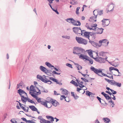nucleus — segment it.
Instances as JSON below:
<instances>
[{
  "label": "nucleus",
  "instance_id": "nucleus-1",
  "mask_svg": "<svg viewBox=\"0 0 123 123\" xmlns=\"http://www.w3.org/2000/svg\"><path fill=\"white\" fill-rule=\"evenodd\" d=\"M91 70L93 71L95 73L97 74L98 76L100 77H102V76L99 74L98 73H101V74L104 76L107 77L110 79H113V76L112 75L110 76L107 75V74H105L102 72L101 70H98L96 68L93 66H91L90 68Z\"/></svg>",
  "mask_w": 123,
  "mask_h": 123
},
{
  "label": "nucleus",
  "instance_id": "nucleus-2",
  "mask_svg": "<svg viewBox=\"0 0 123 123\" xmlns=\"http://www.w3.org/2000/svg\"><path fill=\"white\" fill-rule=\"evenodd\" d=\"M66 21L69 23H71L74 26H80L81 24L79 21L75 20L72 18H69L66 19Z\"/></svg>",
  "mask_w": 123,
  "mask_h": 123
},
{
  "label": "nucleus",
  "instance_id": "nucleus-3",
  "mask_svg": "<svg viewBox=\"0 0 123 123\" xmlns=\"http://www.w3.org/2000/svg\"><path fill=\"white\" fill-rule=\"evenodd\" d=\"M76 39L79 43L85 45L87 43V41L83 39L81 37H76Z\"/></svg>",
  "mask_w": 123,
  "mask_h": 123
},
{
  "label": "nucleus",
  "instance_id": "nucleus-4",
  "mask_svg": "<svg viewBox=\"0 0 123 123\" xmlns=\"http://www.w3.org/2000/svg\"><path fill=\"white\" fill-rule=\"evenodd\" d=\"M109 19L103 18L101 21L102 22V25L104 27H105L108 25L110 23Z\"/></svg>",
  "mask_w": 123,
  "mask_h": 123
},
{
  "label": "nucleus",
  "instance_id": "nucleus-5",
  "mask_svg": "<svg viewBox=\"0 0 123 123\" xmlns=\"http://www.w3.org/2000/svg\"><path fill=\"white\" fill-rule=\"evenodd\" d=\"M74 32L77 34H80L81 32V29L80 27H74L72 28Z\"/></svg>",
  "mask_w": 123,
  "mask_h": 123
},
{
  "label": "nucleus",
  "instance_id": "nucleus-6",
  "mask_svg": "<svg viewBox=\"0 0 123 123\" xmlns=\"http://www.w3.org/2000/svg\"><path fill=\"white\" fill-rule=\"evenodd\" d=\"M38 118L40 120V122L41 123H50L51 122L48 120H46L42 118L41 116H39Z\"/></svg>",
  "mask_w": 123,
  "mask_h": 123
},
{
  "label": "nucleus",
  "instance_id": "nucleus-7",
  "mask_svg": "<svg viewBox=\"0 0 123 123\" xmlns=\"http://www.w3.org/2000/svg\"><path fill=\"white\" fill-rule=\"evenodd\" d=\"M73 53L74 54H76L77 55L81 54L79 51V47H74V48Z\"/></svg>",
  "mask_w": 123,
  "mask_h": 123
},
{
  "label": "nucleus",
  "instance_id": "nucleus-8",
  "mask_svg": "<svg viewBox=\"0 0 123 123\" xmlns=\"http://www.w3.org/2000/svg\"><path fill=\"white\" fill-rule=\"evenodd\" d=\"M79 58L83 60L85 59L86 60H88V58H90L87 55L81 54L79 56Z\"/></svg>",
  "mask_w": 123,
  "mask_h": 123
},
{
  "label": "nucleus",
  "instance_id": "nucleus-9",
  "mask_svg": "<svg viewBox=\"0 0 123 123\" xmlns=\"http://www.w3.org/2000/svg\"><path fill=\"white\" fill-rule=\"evenodd\" d=\"M97 30L96 31L97 32H95L96 34H102L103 32L104 29L102 28H98V27L97 28Z\"/></svg>",
  "mask_w": 123,
  "mask_h": 123
},
{
  "label": "nucleus",
  "instance_id": "nucleus-10",
  "mask_svg": "<svg viewBox=\"0 0 123 123\" xmlns=\"http://www.w3.org/2000/svg\"><path fill=\"white\" fill-rule=\"evenodd\" d=\"M105 80L109 83H110L111 85H115L116 81L114 80H110L106 78H105Z\"/></svg>",
  "mask_w": 123,
  "mask_h": 123
},
{
  "label": "nucleus",
  "instance_id": "nucleus-11",
  "mask_svg": "<svg viewBox=\"0 0 123 123\" xmlns=\"http://www.w3.org/2000/svg\"><path fill=\"white\" fill-rule=\"evenodd\" d=\"M97 62L100 63H104L105 62L104 59L103 58L98 56V59Z\"/></svg>",
  "mask_w": 123,
  "mask_h": 123
},
{
  "label": "nucleus",
  "instance_id": "nucleus-12",
  "mask_svg": "<svg viewBox=\"0 0 123 123\" xmlns=\"http://www.w3.org/2000/svg\"><path fill=\"white\" fill-rule=\"evenodd\" d=\"M31 95L34 98H35L37 100L38 102L40 103L41 101V98H39L38 99L37 97V95L32 94H31Z\"/></svg>",
  "mask_w": 123,
  "mask_h": 123
},
{
  "label": "nucleus",
  "instance_id": "nucleus-13",
  "mask_svg": "<svg viewBox=\"0 0 123 123\" xmlns=\"http://www.w3.org/2000/svg\"><path fill=\"white\" fill-rule=\"evenodd\" d=\"M41 104L44 105L45 107H46L47 108H51L52 105H50L49 106V107L48 106L47 104V103H46V102H43V101H41Z\"/></svg>",
  "mask_w": 123,
  "mask_h": 123
},
{
  "label": "nucleus",
  "instance_id": "nucleus-14",
  "mask_svg": "<svg viewBox=\"0 0 123 123\" xmlns=\"http://www.w3.org/2000/svg\"><path fill=\"white\" fill-rule=\"evenodd\" d=\"M90 32L85 31L83 33L84 34V36L86 37H87L89 40H90L89 37H90Z\"/></svg>",
  "mask_w": 123,
  "mask_h": 123
},
{
  "label": "nucleus",
  "instance_id": "nucleus-15",
  "mask_svg": "<svg viewBox=\"0 0 123 123\" xmlns=\"http://www.w3.org/2000/svg\"><path fill=\"white\" fill-rule=\"evenodd\" d=\"M17 92L19 94L21 97V96H23L22 95V94H24V93H25L24 91L21 89H19L18 90Z\"/></svg>",
  "mask_w": 123,
  "mask_h": 123
},
{
  "label": "nucleus",
  "instance_id": "nucleus-16",
  "mask_svg": "<svg viewBox=\"0 0 123 123\" xmlns=\"http://www.w3.org/2000/svg\"><path fill=\"white\" fill-rule=\"evenodd\" d=\"M47 118L50 121V123H53V122L54 121V118L51 116H46Z\"/></svg>",
  "mask_w": 123,
  "mask_h": 123
},
{
  "label": "nucleus",
  "instance_id": "nucleus-17",
  "mask_svg": "<svg viewBox=\"0 0 123 123\" xmlns=\"http://www.w3.org/2000/svg\"><path fill=\"white\" fill-rule=\"evenodd\" d=\"M28 97H25L24 96H21V100L24 104H26V102L27 101Z\"/></svg>",
  "mask_w": 123,
  "mask_h": 123
},
{
  "label": "nucleus",
  "instance_id": "nucleus-18",
  "mask_svg": "<svg viewBox=\"0 0 123 123\" xmlns=\"http://www.w3.org/2000/svg\"><path fill=\"white\" fill-rule=\"evenodd\" d=\"M37 79L41 80L43 82H44L45 79L43 78L42 76L40 75H37Z\"/></svg>",
  "mask_w": 123,
  "mask_h": 123
},
{
  "label": "nucleus",
  "instance_id": "nucleus-19",
  "mask_svg": "<svg viewBox=\"0 0 123 123\" xmlns=\"http://www.w3.org/2000/svg\"><path fill=\"white\" fill-rule=\"evenodd\" d=\"M39 69L42 72H44L45 73H46V70L47 68L45 67H43L42 66H41L39 67Z\"/></svg>",
  "mask_w": 123,
  "mask_h": 123
},
{
  "label": "nucleus",
  "instance_id": "nucleus-20",
  "mask_svg": "<svg viewBox=\"0 0 123 123\" xmlns=\"http://www.w3.org/2000/svg\"><path fill=\"white\" fill-rule=\"evenodd\" d=\"M19 104L20 105V107L23 110L25 111L28 112V110L29 109V108L27 107V109L26 110L24 107L22 105V104H21L20 102H19Z\"/></svg>",
  "mask_w": 123,
  "mask_h": 123
},
{
  "label": "nucleus",
  "instance_id": "nucleus-21",
  "mask_svg": "<svg viewBox=\"0 0 123 123\" xmlns=\"http://www.w3.org/2000/svg\"><path fill=\"white\" fill-rule=\"evenodd\" d=\"M40 89L42 90V92L45 93H47L48 92V91L47 90L45 89V88H44L43 86H40Z\"/></svg>",
  "mask_w": 123,
  "mask_h": 123
},
{
  "label": "nucleus",
  "instance_id": "nucleus-22",
  "mask_svg": "<svg viewBox=\"0 0 123 123\" xmlns=\"http://www.w3.org/2000/svg\"><path fill=\"white\" fill-rule=\"evenodd\" d=\"M29 108L31 109V110L33 111H37V109L33 105H30L29 106Z\"/></svg>",
  "mask_w": 123,
  "mask_h": 123
},
{
  "label": "nucleus",
  "instance_id": "nucleus-23",
  "mask_svg": "<svg viewBox=\"0 0 123 123\" xmlns=\"http://www.w3.org/2000/svg\"><path fill=\"white\" fill-rule=\"evenodd\" d=\"M91 44L93 46L95 47H100L101 46L100 45H99L98 43H95L94 41L92 42Z\"/></svg>",
  "mask_w": 123,
  "mask_h": 123
},
{
  "label": "nucleus",
  "instance_id": "nucleus-24",
  "mask_svg": "<svg viewBox=\"0 0 123 123\" xmlns=\"http://www.w3.org/2000/svg\"><path fill=\"white\" fill-rule=\"evenodd\" d=\"M45 79L44 82L45 83H47L49 84H50L52 83V82L50 80H48L45 77Z\"/></svg>",
  "mask_w": 123,
  "mask_h": 123
},
{
  "label": "nucleus",
  "instance_id": "nucleus-25",
  "mask_svg": "<svg viewBox=\"0 0 123 123\" xmlns=\"http://www.w3.org/2000/svg\"><path fill=\"white\" fill-rule=\"evenodd\" d=\"M88 53L89 55L92 58L93 57V54L91 49L88 50Z\"/></svg>",
  "mask_w": 123,
  "mask_h": 123
},
{
  "label": "nucleus",
  "instance_id": "nucleus-26",
  "mask_svg": "<svg viewBox=\"0 0 123 123\" xmlns=\"http://www.w3.org/2000/svg\"><path fill=\"white\" fill-rule=\"evenodd\" d=\"M96 10H94L93 11V14L95 16V17L92 16L90 17V18L91 19H92L93 20L94 19L96 18H97V15H95L94 14V12H96Z\"/></svg>",
  "mask_w": 123,
  "mask_h": 123
},
{
  "label": "nucleus",
  "instance_id": "nucleus-27",
  "mask_svg": "<svg viewBox=\"0 0 123 123\" xmlns=\"http://www.w3.org/2000/svg\"><path fill=\"white\" fill-rule=\"evenodd\" d=\"M30 91H33V92H30L29 94L31 95V94H34V93H35V92H37L36 90L34 88H32V89H30Z\"/></svg>",
  "mask_w": 123,
  "mask_h": 123
},
{
  "label": "nucleus",
  "instance_id": "nucleus-28",
  "mask_svg": "<svg viewBox=\"0 0 123 123\" xmlns=\"http://www.w3.org/2000/svg\"><path fill=\"white\" fill-rule=\"evenodd\" d=\"M66 97H65V96L64 95H62L61 96V97L60 98V99L61 100H62L63 99V98H64L65 101H67V102H68L69 101V100H66Z\"/></svg>",
  "mask_w": 123,
  "mask_h": 123
},
{
  "label": "nucleus",
  "instance_id": "nucleus-29",
  "mask_svg": "<svg viewBox=\"0 0 123 123\" xmlns=\"http://www.w3.org/2000/svg\"><path fill=\"white\" fill-rule=\"evenodd\" d=\"M70 83L74 85L75 86H79L77 83L75 81L73 80H72V81L70 82Z\"/></svg>",
  "mask_w": 123,
  "mask_h": 123
},
{
  "label": "nucleus",
  "instance_id": "nucleus-30",
  "mask_svg": "<svg viewBox=\"0 0 123 123\" xmlns=\"http://www.w3.org/2000/svg\"><path fill=\"white\" fill-rule=\"evenodd\" d=\"M103 119L104 120V122L106 123H109L110 121V120L108 118H103Z\"/></svg>",
  "mask_w": 123,
  "mask_h": 123
},
{
  "label": "nucleus",
  "instance_id": "nucleus-31",
  "mask_svg": "<svg viewBox=\"0 0 123 123\" xmlns=\"http://www.w3.org/2000/svg\"><path fill=\"white\" fill-rule=\"evenodd\" d=\"M106 95H105L104 97L107 100L111 99V98L109 95L107 94H106Z\"/></svg>",
  "mask_w": 123,
  "mask_h": 123
},
{
  "label": "nucleus",
  "instance_id": "nucleus-32",
  "mask_svg": "<svg viewBox=\"0 0 123 123\" xmlns=\"http://www.w3.org/2000/svg\"><path fill=\"white\" fill-rule=\"evenodd\" d=\"M117 68H115L114 67H110L109 68V70L110 72L111 73V71L112 70H116L117 69Z\"/></svg>",
  "mask_w": 123,
  "mask_h": 123
},
{
  "label": "nucleus",
  "instance_id": "nucleus-33",
  "mask_svg": "<svg viewBox=\"0 0 123 123\" xmlns=\"http://www.w3.org/2000/svg\"><path fill=\"white\" fill-rule=\"evenodd\" d=\"M103 43H106L107 44V46L109 43V42L106 39H103L102 40Z\"/></svg>",
  "mask_w": 123,
  "mask_h": 123
},
{
  "label": "nucleus",
  "instance_id": "nucleus-34",
  "mask_svg": "<svg viewBox=\"0 0 123 123\" xmlns=\"http://www.w3.org/2000/svg\"><path fill=\"white\" fill-rule=\"evenodd\" d=\"M27 100L29 102L32 104H34L36 105V103L34 102L32 100L30 99L28 97V99H27Z\"/></svg>",
  "mask_w": 123,
  "mask_h": 123
},
{
  "label": "nucleus",
  "instance_id": "nucleus-35",
  "mask_svg": "<svg viewBox=\"0 0 123 123\" xmlns=\"http://www.w3.org/2000/svg\"><path fill=\"white\" fill-rule=\"evenodd\" d=\"M63 94H64L65 95H66L68 94V91L65 89H64L63 90Z\"/></svg>",
  "mask_w": 123,
  "mask_h": 123
},
{
  "label": "nucleus",
  "instance_id": "nucleus-36",
  "mask_svg": "<svg viewBox=\"0 0 123 123\" xmlns=\"http://www.w3.org/2000/svg\"><path fill=\"white\" fill-rule=\"evenodd\" d=\"M50 101H51V103L53 105L54 103H55V102H56L57 101L52 98H51L50 99Z\"/></svg>",
  "mask_w": 123,
  "mask_h": 123
},
{
  "label": "nucleus",
  "instance_id": "nucleus-37",
  "mask_svg": "<svg viewBox=\"0 0 123 123\" xmlns=\"http://www.w3.org/2000/svg\"><path fill=\"white\" fill-rule=\"evenodd\" d=\"M80 8V7H77L76 8V14L78 15L79 14V11Z\"/></svg>",
  "mask_w": 123,
  "mask_h": 123
},
{
  "label": "nucleus",
  "instance_id": "nucleus-38",
  "mask_svg": "<svg viewBox=\"0 0 123 123\" xmlns=\"http://www.w3.org/2000/svg\"><path fill=\"white\" fill-rule=\"evenodd\" d=\"M91 94H92V93L89 92L88 91H86V95L89 96L90 95H91Z\"/></svg>",
  "mask_w": 123,
  "mask_h": 123
},
{
  "label": "nucleus",
  "instance_id": "nucleus-39",
  "mask_svg": "<svg viewBox=\"0 0 123 123\" xmlns=\"http://www.w3.org/2000/svg\"><path fill=\"white\" fill-rule=\"evenodd\" d=\"M74 62V64L75 65H76L77 66H78V67H79V68L80 69H82V67L78 63H74V62Z\"/></svg>",
  "mask_w": 123,
  "mask_h": 123
},
{
  "label": "nucleus",
  "instance_id": "nucleus-40",
  "mask_svg": "<svg viewBox=\"0 0 123 123\" xmlns=\"http://www.w3.org/2000/svg\"><path fill=\"white\" fill-rule=\"evenodd\" d=\"M98 14L100 15H102L103 14V10H101L99 11H97Z\"/></svg>",
  "mask_w": 123,
  "mask_h": 123
},
{
  "label": "nucleus",
  "instance_id": "nucleus-41",
  "mask_svg": "<svg viewBox=\"0 0 123 123\" xmlns=\"http://www.w3.org/2000/svg\"><path fill=\"white\" fill-rule=\"evenodd\" d=\"M113 5V8L110 11L108 10V11H109V12L113 11L114 10V7L115 6V5L114 4H113L112 2L110 3V5Z\"/></svg>",
  "mask_w": 123,
  "mask_h": 123
},
{
  "label": "nucleus",
  "instance_id": "nucleus-42",
  "mask_svg": "<svg viewBox=\"0 0 123 123\" xmlns=\"http://www.w3.org/2000/svg\"><path fill=\"white\" fill-rule=\"evenodd\" d=\"M117 86L119 87H120L121 86V84L120 83L117 82H116L115 84V86Z\"/></svg>",
  "mask_w": 123,
  "mask_h": 123
},
{
  "label": "nucleus",
  "instance_id": "nucleus-43",
  "mask_svg": "<svg viewBox=\"0 0 123 123\" xmlns=\"http://www.w3.org/2000/svg\"><path fill=\"white\" fill-rule=\"evenodd\" d=\"M91 95H90L89 96H90L91 99L92 100H93L94 98V94L92 93V94H91Z\"/></svg>",
  "mask_w": 123,
  "mask_h": 123
},
{
  "label": "nucleus",
  "instance_id": "nucleus-44",
  "mask_svg": "<svg viewBox=\"0 0 123 123\" xmlns=\"http://www.w3.org/2000/svg\"><path fill=\"white\" fill-rule=\"evenodd\" d=\"M45 64L46 66L49 68L50 67L51 65V64L50 63L48 62H46L45 63Z\"/></svg>",
  "mask_w": 123,
  "mask_h": 123
},
{
  "label": "nucleus",
  "instance_id": "nucleus-45",
  "mask_svg": "<svg viewBox=\"0 0 123 123\" xmlns=\"http://www.w3.org/2000/svg\"><path fill=\"white\" fill-rule=\"evenodd\" d=\"M96 98L98 99V100L99 101L100 103H101V104H104L103 103H102L101 102V100H102V99H101L100 98L98 97V96H97Z\"/></svg>",
  "mask_w": 123,
  "mask_h": 123
},
{
  "label": "nucleus",
  "instance_id": "nucleus-46",
  "mask_svg": "<svg viewBox=\"0 0 123 123\" xmlns=\"http://www.w3.org/2000/svg\"><path fill=\"white\" fill-rule=\"evenodd\" d=\"M52 105L56 107L57 105H59V103L56 101V102H55V103H54Z\"/></svg>",
  "mask_w": 123,
  "mask_h": 123
},
{
  "label": "nucleus",
  "instance_id": "nucleus-47",
  "mask_svg": "<svg viewBox=\"0 0 123 123\" xmlns=\"http://www.w3.org/2000/svg\"><path fill=\"white\" fill-rule=\"evenodd\" d=\"M66 65L70 68H73V67L72 66V65L69 63H67L66 64Z\"/></svg>",
  "mask_w": 123,
  "mask_h": 123
},
{
  "label": "nucleus",
  "instance_id": "nucleus-48",
  "mask_svg": "<svg viewBox=\"0 0 123 123\" xmlns=\"http://www.w3.org/2000/svg\"><path fill=\"white\" fill-rule=\"evenodd\" d=\"M52 71L51 70H48L47 69L46 70V74L48 73L50 74H52Z\"/></svg>",
  "mask_w": 123,
  "mask_h": 123
},
{
  "label": "nucleus",
  "instance_id": "nucleus-49",
  "mask_svg": "<svg viewBox=\"0 0 123 123\" xmlns=\"http://www.w3.org/2000/svg\"><path fill=\"white\" fill-rule=\"evenodd\" d=\"M105 53V52L103 51H101L100 52H99V55L100 56H103V55Z\"/></svg>",
  "mask_w": 123,
  "mask_h": 123
},
{
  "label": "nucleus",
  "instance_id": "nucleus-50",
  "mask_svg": "<svg viewBox=\"0 0 123 123\" xmlns=\"http://www.w3.org/2000/svg\"><path fill=\"white\" fill-rule=\"evenodd\" d=\"M89 58H88V60H87V61H89L90 62V63L92 64L93 63V60L90 59H89Z\"/></svg>",
  "mask_w": 123,
  "mask_h": 123
},
{
  "label": "nucleus",
  "instance_id": "nucleus-51",
  "mask_svg": "<svg viewBox=\"0 0 123 123\" xmlns=\"http://www.w3.org/2000/svg\"><path fill=\"white\" fill-rule=\"evenodd\" d=\"M79 51L80 52V51H81L82 52H83L84 51V50L81 48L79 47Z\"/></svg>",
  "mask_w": 123,
  "mask_h": 123
},
{
  "label": "nucleus",
  "instance_id": "nucleus-52",
  "mask_svg": "<svg viewBox=\"0 0 123 123\" xmlns=\"http://www.w3.org/2000/svg\"><path fill=\"white\" fill-rule=\"evenodd\" d=\"M111 91L112 92V93L113 94H115L117 93V92L116 91H114L112 89L111 90Z\"/></svg>",
  "mask_w": 123,
  "mask_h": 123
},
{
  "label": "nucleus",
  "instance_id": "nucleus-53",
  "mask_svg": "<svg viewBox=\"0 0 123 123\" xmlns=\"http://www.w3.org/2000/svg\"><path fill=\"white\" fill-rule=\"evenodd\" d=\"M97 28H92H92H89V29L90 30H94V31H96V30H97Z\"/></svg>",
  "mask_w": 123,
  "mask_h": 123
},
{
  "label": "nucleus",
  "instance_id": "nucleus-54",
  "mask_svg": "<svg viewBox=\"0 0 123 123\" xmlns=\"http://www.w3.org/2000/svg\"><path fill=\"white\" fill-rule=\"evenodd\" d=\"M109 103H111L112 105H113V106H112V107H113V105H115V104L114 103V102L111 100L110 101H109Z\"/></svg>",
  "mask_w": 123,
  "mask_h": 123
},
{
  "label": "nucleus",
  "instance_id": "nucleus-55",
  "mask_svg": "<svg viewBox=\"0 0 123 123\" xmlns=\"http://www.w3.org/2000/svg\"><path fill=\"white\" fill-rule=\"evenodd\" d=\"M53 11L55 12V13L57 14H59V12L58 11L57 9H56V10H55V9H53Z\"/></svg>",
  "mask_w": 123,
  "mask_h": 123
},
{
  "label": "nucleus",
  "instance_id": "nucleus-56",
  "mask_svg": "<svg viewBox=\"0 0 123 123\" xmlns=\"http://www.w3.org/2000/svg\"><path fill=\"white\" fill-rule=\"evenodd\" d=\"M96 34H93V35L92 36V39H94L95 38Z\"/></svg>",
  "mask_w": 123,
  "mask_h": 123
},
{
  "label": "nucleus",
  "instance_id": "nucleus-57",
  "mask_svg": "<svg viewBox=\"0 0 123 123\" xmlns=\"http://www.w3.org/2000/svg\"><path fill=\"white\" fill-rule=\"evenodd\" d=\"M23 82L22 81L20 83L17 85V86H22Z\"/></svg>",
  "mask_w": 123,
  "mask_h": 123
},
{
  "label": "nucleus",
  "instance_id": "nucleus-58",
  "mask_svg": "<svg viewBox=\"0 0 123 123\" xmlns=\"http://www.w3.org/2000/svg\"><path fill=\"white\" fill-rule=\"evenodd\" d=\"M11 121L12 123H14L15 122H16V121L14 119H12Z\"/></svg>",
  "mask_w": 123,
  "mask_h": 123
},
{
  "label": "nucleus",
  "instance_id": "nucleus-59",
  "mask_svg": "<svg viewBox=\"0 0 123 123\" xmlns=\"http://www.w3.org/2000/svg\"><path fill=\"white\" fill-rule=\"evenodd\" d=\"M74 97L75 99H76L79 98V97L77 95H75V96Z\"/></svg>",
  "mask_w": 123,
  "mask_h": 123
},
{
  "label": "nucleus",
  "instance_id": "nucleus-60",
  "mask_svg": "<svg viewBox=\"0 0 123 123\" xmlns=\"http://www.w3.org/2000/svg\"><path fill=\"white\" fill-rule=\"evenodd\" d=\"M93 59H94L95 60L96 62H97L98 59V57H93L92 58Z\"/></svg>",
  "mask_w": 123,
  "mask_h": 123
},
{
  "label": "nucleus",
  "instance_id": "nucleus-61",
  "mask_svg": "<svg viewBox=\"0 0 123 123\" xmlns=\"http://www.w3.org/2000/svg\"><path fill=\"white\" fill-rule=\"evenodd\" d=\"M85 30H82L81 29V32L80 33V34H81V35H82L83 34V33L85 32Z\"/></svg>",
  "mask_w": 123,
  "mask_h": 123
},
{
  "label": "nucleus",
  "instance_id": "nucleus-62",
  "mask_svg": "<svg viewBox=\"0 0 123 123\" xmlns=\"http://www.w3.org/2000/svg\"><path fill=\"white\" fill-rule=\"evenodd\" d=\"M96 34V33L95 32L94 33L90 32V35L91 36H92L93 35V34Z\"/></svg>",
  "mask_w": 123,
  "mask_h": 123
},
{
  "label": "nucleus",
  "instance_id": "nucleus-63",
  "mask_svg": "<svg viewBox=\"0 0 123 123\" xmlns=\"http://www.w3.org/2000/svg\"><path fill=\"white\" fill-rule=\"evenodd\" d=\"M97 26V24H94V25L93 26H92L91 27H94V28H97L96 27Z\"/></svg>",
  "mask_w": 123,
  "mask_h": 123
},
{
  "label": "nucleus",
  "instance_id": "nucleus-64",
  "mask_svg": "<svg viewBox=\"0 0 123 123\" xmlns=\"http://www.w3.org/2000/svg\"><path fill=\"white\" fill-rule=\"evenodd\" d=\"M52 81L55 82H56V83L57 82V79L54 78L53 79Z\"/></svg>",
  "mask_w": 123,
  "mask_h": 123
}]
</instances>
